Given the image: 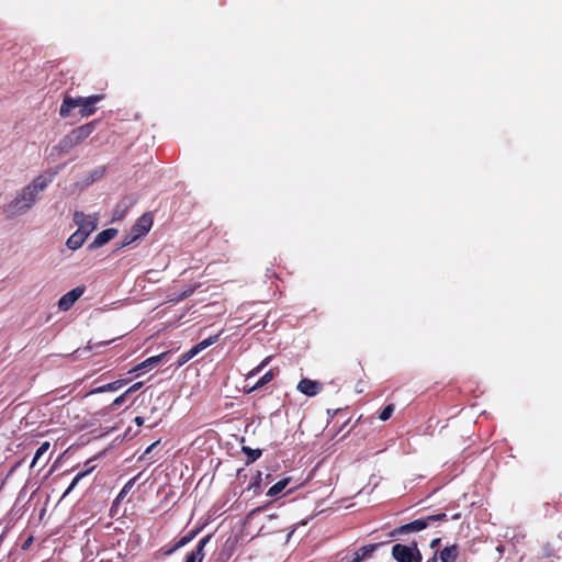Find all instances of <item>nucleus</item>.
Here are the masks:
<instances>
[{
  "mask_svg": "<svg viewBox=\"0 0 562 562\" xmlns=\"http://www.w3.org/2000/svg\"><path fill=\"white\" fill-rule=\"evenodd\" d=\"M53 181L52 176L40 175L24 186L16 194L1 206V212L8 220H14L31 211L41 199V194Z\"/></svg>",
  "mask_w": 562,
  "mask_h": 562,
  "instance_id": "nucleus-1",
  "label": "nucleus"
},
{
  "mask_svg": "<svg viewBox=\"0 0 562 562\" xmlns=\"http://www.w3.org/2000/svg\"><path fill=\"white\" fill-rule=\"evenodd\" d=\"M103 99V94L77 98L66 94L59 108V115L64 119L76 115H79L80 117H89L97 112V104Z\"/></svg>",
  "mask_w": 562,
  "mask_h": 562,
  "instance_id": "nucleus-2",
  "label": "nucleus"
},
{
  "mask_svg": "<svg viewBox=\"0 0 562 562\" xmlns=\"http://www.w3.org/2000/svg\"><path fill=\"white\" fill-rule=\"evenodd\" d=\"M446 519H447V515L445 513L437 514V515H429L425 518L416 519L409 524H406V525H403V526L396 528L392 535L398 536V535L408 533V532H417V531L424 530L434 521L446 520Z\"/></svg>",
  "mask_w": 562,
  "mask_h": 562,
  "instance_id": "nucleus-3",
  "label": "nucleus"
},
{
  "mask_svg": "<svg viewBox=\"0 0 562 562\" xmlns=\"http://www.w3.org/2000/svg\"><path fill=\"white\" fill-rule=\"evenodd\" d=\"M72 221L77 226V231L89 237L98 227L99 214H85L81 211H75Z\"/></svg>",
  "mask_w": 562,
  "mask_h": 562,
  "instance_id": "nucleus-4",
  "label": "nucleus"
},
{
  "mask_svg": "<svg viewBox=\"0 0 562 562\" xmlns=\"http://www.w3.org/2000/svg\"><path fill=\"white\" fill-rule=\"evenodd\" d=\"M392 555L397 562H420L422 554L417 548V543L411 546L397 543L392 548Z\"/></svg>",
  "mask_w": 562,
  "mask_h": 562,
  "instance_id": "nucleus-5",
  "label": "nucleus"
},
{
  "mask_svg": "<svg viewBox=\"0 0 562 562\" xmlns=\"http://www.w3.org/2000/svg\"><path fill=\"white\" fill-rule=\"evenodd\" d=\"M86 288L81 285L64 294L58 301V308L64 312L70 310L72 305L82 296Z\"/></svg>",
  "mask_w": 562,
  "mask_h": 562,
  "instance_id": "nucleus-6",
  "label": "nucleus"
},
{
  "mask_svg": "<svg viewBox=\"0 0 562 562\" xmlns=\"http://www.w3.org/2000/svg\"><path fill=\"white\" fill-rule=\"evenodd\" d=\"M102 121L94 120L92 122H89L87 124H83L75 130H72L70 134V140H85L86 138L90 137L91 134L94 132L97 126L101 125Z\"/></svg>",
  "mask_w": 562,
  "mask_h": 562,
  "instance_id": "nucleus-7",
  "label": "nucleus"
},
{
  "mask_svg": "<svg viewBox=\"0 0 562 562\" xmlns=\"http://www.w3.org/2000/svg\"><path fill=\"white\" fill-rule=\"evenodd\" d=\"M153 226V218L149 214L142 215L131 228V232L137 237L146 235Z\"/></svg>",
  "mask_w": 562,
  "mask_h": 562,
  "instance_id": "nucleus-8",
  "label": "nucleus"
},
{
  "mask_svg": "<svg viewBox=\"0 0 562 562\" xmlns=\"http://www.w3.org/2000/svg\"><path fill=\"white\" fill-rule=\"evenodd\" d=\"M297 390L307 396H315L321 392L322 383L310 379H302L297 384Z\"/></svg>",
  "mask_w": 562,
  "mask_h": 562,
  "instance_id": "nucleus-9",
  "label": "nucleus"
},
{
  "mask_svg": "<svg viewBox=\"0 0 562 562\" xmlns=\"http://www.w3.org/2000/svg\"><path fill=\"white\" fill-rule=\"evenodd\" d=\"M117 235L116 228H108L99 233L93 241L89 245L90 249H97L109 243L111 239H113Z\"/></svg>",
  "mask_w": 562,
  "mask_h": 562,
  "instance_id": "nucleus-10",
  "label": "nucleus"
},
{
  "mask_svg": "<svg viewBox=\"0 0 562 562\" xmlns=\"http://www.w3.org/2000/svg\"><path fill=\"white\" fill-rule=\"evenodd\" d=\"M211 538L212 535L203 537L199 541L195 550L188 554L186 562H202L204 559V548L210 542Z\"/></svg>",
  "mask_w": 562,
  "mask_h": 562,
  "instance_id": "nucleus-11",
  "label": "nucleus"
},
{
  "mask_svg": "<svg viewBox=\"0 0 562 562\" xmlns=\"http://www.w3.org/2000/svg\"><path fill=\"white\" fill-rule=\"evenodd\" d=\"M87 236L81 232L76 231L66 240V247L72 251L78 250L87 240Z\"/></svg>",
  "mask_w": 562,
  "mask_h": 562,
  "instance_id": "nucleus-12",
  "label": "nucleus"
},
{
  "mask_svg": "<svg viewBox=\"0 0 562 562\" xmlns=\"http://www.w3.org/2000/svg\"><path fill=\"white\" fill-rule=\"evenodd\" d=\"M167 353H160L158 356L149 357L139 364H137L135 368H133L130 372H136L142 370H149L154 367H156L158 363L161 362V360L166 357Z\"/></svg>",
  "mask_w": 562,
  "mask_h": 562,
  "instance_id": "nucleus-13",
  "label": "nucleus"
},
{
  "mask_svg": "<svg viewBox=\"0 0 562 562\" xmlns=\"http://www.w3.org/2000/svg\"><path fill=\"white\" fill-rule=\"evenodd\" d=\"M459 554L458 546L452 544L450 547H446L440 552V560L442 562H456Z\"/></svg>",
  "mask_w": 562,
  "mask_h": 562,
  "instance_id": "nucleus-14",
  "label": "nucleus"
},
{
  "mask_svg": "<svg viewBox=\"0 0 562 562\" xmlns=\"http://www.w3.org/2000/svg\"><path fill=\"white\" fill-rule=\"evenodd\" d=\"M375 546L362 547L358 551H356L350 558L346 559L345 562H361L366 557H368L373 550Z\"/></svg>",
  "mask_w": 562,
  "mask_h": 562,
  "instance_id": "nucleus-15",
  "label": "nucleus"
},
{
  "mask_svg": "<svg viewBox=\"0 0 562 562\" xmlns=\"http://www.w3.org/2000/svg\"><path fill=\"white\" fill-rule=\"evenodd\" d=\"M125 383L126 380H117L92 390L90 394L116 391L121 389Z\"/></svg>",
  "mask_w": 562,
  "mask_h": 562,
  "instance_id": "nucleus-16",
  "label": "nucleus"
},
{
  "mask_svg": "<svg viewBox=\"0 0 562 562\" xmlns=\"http://www.w3.org/2000/svg\"><path fill=\"white\" fill-rule=\"evenodd\" d=\"M289 482V477L280 480L269 488V491L267 492V496L276 497L288 486Z\"/></svg>",
  "mask_w": 562,
  "mask_h": 562,
  "instance_id": "nucleus-17",
  "label": "nucleus"
},
{
  "mask_svg": "<svg viewBox=\"0 0 562 562\" xmlns=\"http://www.w3.org/2000/svg\"><path fill=\"white\" fill-rule=\"evenodd\" d=\"M49 446H50V445H49V442H48V441H45V442H43V443L37 448V450H36L35 454H34V458H33V460H32V462H31V467H32V468H33V467H35V465H36V463H37V461L41 459V457L47 452V450L49 449Z\"/></svg>",
  "mask_w": 562,
  "mask_h": 562,
  "instance_id": "nucleus-18",
  "label": "nucleus"
},
{
  "mask_svg": "<svg viewBox=\"0 0 562 562\" xmlns=\"http://www.w3.org/2000/svg\"><path fill=\"white\" fill-rule=\"evenodd\" d=\"M91 470H87V471H81L79 472L72 480V482L70 483V485L68 486V488L65 491L63 497H66L76 486L77 484L80 482L81 479H83L85 476H87L89 473H90Z\"/></svg>",
  "mask_w": 562,
  "mask_h": 562,
  "instance_id": "nucleus-19",
  "label": "nucleus"
},
{
  "mask_svg": "<svg viewBox=\"0 0 562 562\" xmlns=\"http://www.w3.org/2000/svg\"><path fill=\"white\" fill-rule=\"evenodd\" d=\"M218 337L220 335H213V336H210L209 338L200 341L199 344L195 345V349L201 352L202 350L206 349L207 347L212 346L213 344H215L217 340H218Z\"/></svg>",
  "mask_w": 562,
  "mask_h": 562,
  "instance_id": "nucleus-20",
  "label": "nucleus"
},
{
  "mask_svg": "<svg viewBox=\"0 0 562 562\" xmlns=\"http://www.w3.org/2000/svg\"><path fill=\"white\" fill-rule=\"evenodd\" d=\"M273 379V372L270 370L268 371L267 373H265L259 380L258 382H256L252 386H251V391L252 390H257L259 387H262L263 385H266L267 383H269L271 380Z\"/></svg>",
  "mask_w": 562,
  "mask_h": 562,
  "instance_id": "nucleus-21",
  "label": "nucleus"
},
{
  "mask_svg": "<svg viewBox=\"0 0 562 562\" xmlns=\"http://www.w3.org/2000/svg\"><path fill=\"white\" fill-rule=\"evenodd\" d=\"M199 353V351L195 349V346H193L190 350L182 353L179 359V364H184L189 360H191L193 357H195Z\"/></svg>",
  "mask_w": 562,
  "mask_h": 562,
  "instance_id": "nucleus-22",
  "label": "nucleus"
},
{
  "mask_svg": "<svg viewBox=\"0 0 562 562\" xmlns=\"http://www.w3.org/2000/svg\"><path fill=\"white\" fill-rule=\"evenodd\" d=\"M103 176V170L102 169H95L94 171H92L83 181V186H89L91 184L92 182H94L97 179H100L101 177Z\"/></svg>",
  "mask_w": 562,
  "mask_h": 562,
  "instance_id": "nucleus-23",
  "label": "nucleus"
},
{
  "mask_svg": "<svg viewBox=\"0 0 562 562\" xmlns=\"http://www.w3.org/2000/svg\"><path fill=\"white\" fill-rule=\"evenodd\" d=\"M195 291V286H189L183 292H181L176 299H172L171 301L175 303H178L180 301H183L184 299L191 296Z\"/></svg>",
  "mask_w": 562,
  "mask_h": 562,
  "instance_id": "nucleus-24",
  "label": "nucleus"
},
{
  "mask_svg": "<svg viewBox=\"0 0 562 562\" xmlns=\"http://www.w3.org/2000/svg\"><path fill=\"white\" fill-rule=\"evenodd\" d=\"M393 412H394V405L393 404L386 405L383 408V411L380 413V416H379L380 420H382V422L387 420L392 416Z\"/></svg>",
  "mask_w": 562,
  "mask_h": 562,
  "instance_id": "nucleus-25",
  "label": "nucleus"
},
{
  "mask_svg": "<svg viewBox=\"0 0 562 562\" xmlns=\"http://www.w3.org/2000/svg\"><path fill=\"white\" fill-rule=\"evenodd\" d=\"M269 360L270 358H266L259 366H257L256 368H254L247 375V380H250L252 376H255L256 374H258L268 363H269Z\"/></svg>",
  "mask_w": 562,
  "mask_h": 562,
  "instance_id": "nucleus-26",
  "label": "nucleus"
},
{
  "mask_svg": "<svg viewBox=\"0 0 562 562\" xmlns=\"http://www.w3.org/2000/svg\"><path fill=\"white\" fill-rule=\"evenodd\" d=\"M243 450L250 457L249 461H251V462L257 460L261 456V451L258 449L252 450L250 448L244 447Z\"/></svg>",
  "mask_w": 562,
  "mask_h": 562,
  "instance_id": "nucleus-27",
  "label": "nucleus"
},
{
  "mask_svg": "<svg viewBox=\"0 0 562 562\" xmlns=\"http://www.w3.org/2000/svg\"><path fill=\"white\" fill-rule=\"evenodd\" d=\"M139 474L137 476H134L133 479H131L125 485L124 487L122 488L121 493H120V497H122L124 494L128 493L131 491V488L134 486L135 482L137 481Z\"/></svg>",
  "mask_w": 562,
  "mask_h": 562,
  "instance_id": "nucleus-28",
  "label": "nucleus"
},
{
  "mask_svg": "<svg viewBox=\"0 0 562 562\" xmlns=\"http://www.w3.org/2000/svg\"><path fill=\"white\" fill-rule=\"evenodd\" d=\"M137 239L138 238L130 231V233L124 237L121 248L128 246Z\"/></svg>",
  "mask_w": 562,
  "mask_h": 562,
  "instance_id": "nucleus-29",
  "label": "nucleus"
},
{
  "mask_svg": "<svg viewBox=\"0 0 562 562\" xmlns=\"http://www.w3.org/2000/svg\"><path fill=\"white\" fill-rule=\"evenodd\" d=\"M195 533H191L189 536H184L180 539V541L177 543L176 549L186 546L188 542H190L194 538Z\"/></svg>",
  "mask_w": 562,
  "mask_h": 562,
  "instance_id": "nucleus-30",
  "label": "nucleus"
},
{
  "mask_svg": "<svg viewBox=\"0 0 562 562\" xmlns=\"http://www.w3.org/2000/svg\"><path fill=\"white\" fill-rule=\"evenodd\" d=\"M127 395L128 394L126 392H124L122 395L117 396L113 401L112 406L117 407V406L122 405L125 402Z\"/></svg>",
  "mask_w": 562,
  "mask_h": 562,
  "instance_id": "nucleus-31",
  "label": "nucleus"
},
{
  "mask_svg": "<svg viewBox=\"0 0 562 562\" xmlns=\"http://www.w3.org/2000/svg\"><path fill=\"white\" fill-rule=\"evenodd\" d=\"M142 386H143V382H137V383H134L131 387H128L125 392L127 394H131L133 392L138 391Z\"/></svg>",
  "mask_w": 562,
  "mask_h": 562,
  "instance_id": "nucleus-32",
  "label": "nucleus"
},
{
  "mask_svg": "<svg viewBox=\"0 0 562 562\" xmlns=\"http://www.w3.org/2000/svg\"><path fill=\"white\" fill-rule=\"evenodd\" d=\"M121 207V204L117 205V209ZM127 209V205H124V209L122 211L115 210L114 218L120 220L124 216L125 210Z\"/></svg>",
  "mask_w": 562,
  "mask_h": 562,
  "instance_id": "nucleus-33",
  "label": "nucleus"
},
{
  "mask_svg": "<svg viewBox=\"0 0 562 562\" xmlns=\"http://www.w3.org/2000/svg\"><path fill=\"white\" fill-rule=\"evenodd\" d=\"M134 422L136 425L142 426L144 424V418L140 416H137L134 418Z\"/></svg>",
  "mask_w": 562,
  "mask_h": 562,
  "instance_id": "nucleus-34",
  "label": "nucleus"
},
{
  "mask_svg": "<svg viewBox=\"0 0 562 562\" xmlns=\"http://www.w3.org/2000/svg\"><path fill=\"white\" fill-rule=\"evenodd\" d=\"M440 544V539L439 538H436L431 541L430 543V547L431 548H437L438 546Z\"/></svg>",
  "mask_w": 562,
  "mask_h": 562,
  "instance_id": "nucleus-35",
  "label": "nucleus"
},
{
  "mask_svg": "<svg viewBox=\"0 0 562 562\" xmlns=\"http://www.w3.org/2000/svg\"><path fill=\"white\" fill-rule=\"evenodd\" d=\"M156 445H157L156 442H155V443H153V445H150V446L146 449L145 453H149V452H151L153 448H154Z\"/></svg>",
  "mask_w": 562,
  "mask_h": 562,
  "instance_id": "nucleus-36",
  "label": "nucleus"
},
{
  "mask_svg": "<svg viewBox=\"0 0 562 562\" xmlns=\"http://www.w3.org/2000/svg\"><path fill=\"white\" fill-rule=\"evenodd\" d=\"M428 562H436V555H434L432 559L429 560Z\"/></svg>",
  "mask_w": 562,
  "mask_h": 562,
  "instance_id": "nucleus-37",
  "label": "nucleus"
}]
</instances>
